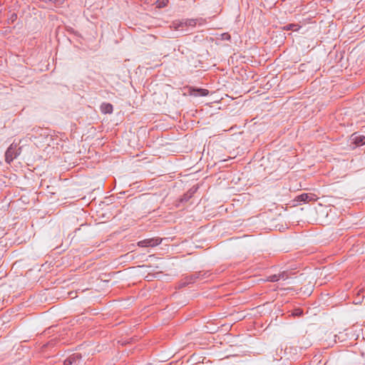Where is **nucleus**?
Returning <instances> with one entry per match:
<instances>
[{
	"mask_svg": "<svg viewBox=\"0 0 365 365\" xmlns=\"http://www.w3.org/2000/svg\"><path fill=\"white\" fill-rule=\"evenodd\" d=\"M19 150H20V148H17L16 144H11L5 153L6 162L10 164L20 154Z\"/></svg>",
	"mask_w": 365,
	"mask_h": 365,
	"instance_id": "f257e3e1",
	"label": "nucleus"
},
{
	"mask_svg": "<svg viewBox=\"0 0 365 365\" xmlns=\"http://www.w3.org/2000/svg\"><path fill=\"white\" fill-rule=\"evenodd\" d=\"M162 242V239L159 237H153L149 239H145L139 241L138 245L141 247H153Z\"/></svg>",
	"mask_w": 365,
	"mask_h": 365,
	"instance_id": "f03ea898",
	"label": "nucleus"
},
{
	"mask_svg": "<svg viewBox=\"0 0 365 365\" xmlns=\"http://www.w3.org/2000/svg\"><path fill=\"white\" fill-rule=\"evenodd\" d=\"M197 21V19H188L185 21H175L173 23V27L176 30H182L185 26L194 27Z\"/></svg>",
	"mask_w": 365,
	"mask_h": 365,
	"instance_id": "7ed1b4c3",
	"label": "nucleus"
},
{
	"mask_svg": "<svg viewBox=\"0 0 365 365\" xmlns=\"http://www.w3.org/2000/svg\"><path fill=\"white\" fill-rule=\"evenodd\" d=\"M81 359V355L80 354H73L64 361V365H78Z\"/></svg>",
	"mask_w": 365,
	"mask_h": 365,
	"instance_id": "20e7f679",
	"label": "nucleus"
},
{
	"mask_svg": "<svg viewBox=\"0 0 365 365\" xmlns=\"http://www.w3.org/2000/svg\"><path fill=\"white\" fill-rule=\"evenodd\" d=\"M317 197L313 193H303L296 197L297 202H308L317 200Z\"/></svg>",
	"mask_w": 365,
	"mask_h": 365,
	"instance_id": "39448f33",
	"label": "nucleus"
},
{
	"mask_svg": "<svg viewBox=\"0 0 365 365\" xmlns=\"http://www.w3.org/2000/svg\"><path fill=\"white\" fill-rule=\"evenodd\" d=\"M351 140L356 146L365 145V136L362 135H356L355 134L352 135Z\"/></svg>",
	"mask_w": 365,
	"mask_h": 365,
	"instance_id": "423d86ee",
	"label": "nucleus"
},
{
	"mask_svg": "<svg viewBox=\"0 0 365 365\" xmlns=\"http://www.w3.org/2000/svg\"><path fill=\"white\" fill-rule=\"evenodd\" d=\"M209 93V91L207 89L204 88H196L193 89L191 92V94L194 96H206Z\"/></svg>",
	"mask_w": 365,
	"mask_h": 365,
	"instance_id": "0eeeda50",
	"label": "nucleus"
},
{
	"mask_svg": "<svg viewBox=\"0 0 365 365\" xmlns=\"http://www.w3.org/2000/svg\"><path fill=\"white\" fill-rule=\"evenodd\" d=\"M101 110L102 113H113V108L110 103H103L101 106Z\"/></svg>",
	"mask_w": 365,
	"mask_h": 365,
	"instance_id": "6e6552de",
	"label": "nucleus"
},
{
	"mask_svg": "<svg viewBox=\"0 0 365 365\" xmlns=\"http://www.w3.org/2000/svg\"><path fill=\"white\" fill-rule=\"evenodd\" d=\"M17 19V14L14 12L10 13L7 18L9 24L14 23Z\"/></svg>",
	"mask_w": 365,
	"mask_h": 365,
	"instance_id": "1a4fd4ad",
	"label": "nucleus"
},
{
	"mask_svg": "<svg viewBox=\"0 0 365 365\" xmlns=\"http://www.w3.org/2000/svg\"><path fill=\"white\" fill-rule=\"evenodd\" d=\"M280 278H284V273L280 274L279 275L274 274L269 277V281L270 282H277L280 279Z\"/></svg>",
	"mask_w": 365,
	"mask_h": 365,
	"instance_id": "9d476101",
	"label": "nucleus"
},
{
	"mask_svg": "<svg viewBox=\"0 0 365 365\" xmlns=\"http://www.w3.org/2000/svg\"><path fill=\"white\" fill-rule=\"evenodd\" d=\"M293 314L295 316H301L302 314V312L300 309H296Z\"/></svg>",
	"mask_w": 365,
	"mask_h": 365,
	"instance_id": "9b49d317",
	"label": "nucleus"
},
{
	"mask_svg": "<svg viewBox=\"0 0 365 365\" xmlns=\"http://www.w3.org/2000/svg\"><path fill=\"white\" fill-rule=\"evenodd\" d=\"M53 2L55 4H61L63 2V0H50Z\"/></svg>",
	"mask_w": 365,
	"mask_h": 365,
	"instance_id": "f8f14e48",
	"label": "nucleus"
}]
</instances>
